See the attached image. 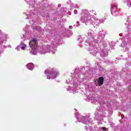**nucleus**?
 <instances>
[{
  "mask_svg": "<svg viewBox=\"0 0 131 131\" xmlns=\"http://www.w3.org/2000/svg\"><path fill=\"white\" fill-rule=\"evenodd\" d=\"M98 83L99 86L103 85V83H104V78L103 77L98 78Z\"/></svg>",
  "mask_w": 131,
  "mask_h": 131,
  "instance_id": "obj_1",
  "label": "nucleus"
},
{
  "mask_svg": "<svg viewBox=\"0 0 131 131\" xmlns=\"http://www.w3.org/2000/svg\"><path fill=\"white\" fill-rule=\"evenodd\" d=\"M53 74H54V76H52L53 73H51L50 74V77L48 78V79H51V78H52L53 79H54V78H56V76L58 75V72H54L53 73Z\"/></svg>",
  "mask_w": 131,
  "mask_h": 131,
  "instance_id": "obj_2",
  "label": "nucleus"
},
{
  "mask_svg": "<svg viewBox=\"0 0 131 131\" xmlns=\"http://www.w3.org/2000/svg\"><path fill=\"white\" fill-rule=\"evenodd\" d=\"M31 42H34V43H35V45L36 46V42H37V40L36 39V38H34L32 40L30 41L29 43L30 47H31V48H33V45H31V43H30Z\"/></svg>",
  "mask_w": 131,
  "mask_h": 131,
  "instance_id": "obj_3",
  "label": "nucleus"
},
{
  "mask_svg": "<svg viewBox=\"0 0 131 131\" xmlns=\"http://www.w3.org/2000/svg\"><path fill=\"white\" fill-rule=\"evenodd\" d=\"M27 67L29 70H33V68L34 67V66H33V63H30L27 64Z\"/></svg>",
  "mask_w": 131,
  "mask_h": 131,
  "instance_id": "obj_4",
  "label": "nucleus"
},
{
  "mask_svg": "<svg viewBox=\"0 0 131 131\" xmlns=\"http://www.w3.org/2000/svg\"><path fill=\"white\" fill-rule=\"evenodd\" d=\"M112 11H116V10H117L116 7H115V6L113 7L112 8Z\"/></svg>",
  "mask_w": 131,
  "mask_h": 131,
  "instance_id": "obj_5",
  "label": "nucleus"
},
{
  "mask_svg": "<svg viewBox=\"0 0 131 131\" xmlns=\"http://www.w3.org/2000/svg\"><path fill=\"white\" fill-rule=\"evenodd\" d=\"M26 47V45H25L24 46H22L21 48V50H24V49H25Z\"/></svg>",
  "mask_w": 131,
  "mask_h": 131,
  "instance_id": "obj_6",
  "label": "nucleus"
},
{
  "mask_svg": "<svg viewBox=\"0 0 131 131\" xmlns=\"http://www.w3.org/2000/svg\"><path fill=\"white\" fill-rule=\"evenodd\" d=\"M101 129H102V130H106V128H105V127H103L101 128Z\"/></svg>",
  "mask_w": 131,
  "mask_h": 131,
  "instance_id": "obj_7",
  "label": "nucleus"
},
{
  "mask_svg": "<svg viewBox=\"0 0 131 131\" xmlns=\"http://www.w3.org/2000/svg\"><path fill=\"white\" fill-rule=\"evenodd\" d=\"M54 73H53V74H52V76H54Z\"/></svg>",
  "mask_w": 131,
  "mask_h": 131,
  "instance_id": "obj_8",
  "label": "nucleus"
}]
</instances>
